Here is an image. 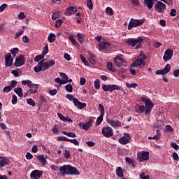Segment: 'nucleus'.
Wrapping results in <instances>:
<instances>
[{
    "instance_id": "1",
    "label": "nucleus",
    "mask_w": 179,
    "mask_h": 179,
    "mask_svg": "<svg viewBox=\"0 0 179 179\" xmlns=\"http://www.w3.org/2000/svg\"><path fill=\"white\" fill-rule=\"evenodd\" d=\"M59 173L58 175H61L62 176H80V173L78 171V169L76 167H73L70 165H65L60 166L59 168Z\"/></svg>"
},
{
    "instance_id": "2",
    "label": "nucleus",
    "mask_w": 179,
    "mask_h": 179,
    "mask_svg": "<svg viewBox=\"0 0 179 179\" xmlns=\"http://www.w3.org/2000/svg\"><path fill=\"white\" fill-rule=\"evenodd\" d=\"M22 85H27L30 89L27 91V93L30 94H36L38 93V84H32V81L29 79L23 80L22 81Z\"/></svg>"
},
{
    "instance_id": "3",
    "label": "nucleus",
    "mask_w": 179,
    "mask_h": 179,
    "mask_svg": "<svg viewBox=\"0 0 179 179\" xmlns=\"http://www.w3.org/2000/svg\"><path fill=\"white\" fill-rule=\"evenodd\" d=\"M141 101L145 103V114L146 115H150L151 110L154 108L155 104L150 99H146L145 98H143V96L141 98Z\"/></svg>"
},
{
    "instance_id": "4",
    "label": "nucleus",
    "mask_w": 179,
    "mask_h": 179,
    "mask_svg": "<svg viewBox=\"0 0 179 179\" xmlns=\"http://www.w3.org/2000/svg\"><path fill=\"white\" fill-rule=\"evenodd\" d=\"M145 19H141V20H134V18L130 20L129 24L128 25V29L131 30L133 28H136L138 26H141L145 22Z\"/></svg>"
},
{
    "instance_id": "5",
    "label": "nucleus",
    "mask_w": 179,
    "mask_h": 179,
    "mask_svg": "<svg viewBox=\"0 0 179 179\" xmlns=\"http://www.w3.org/2000/svg\"><path fill=\"white\" fill-rule=\"evenodd\" d=\"M102 89L105 92L110 91V92H112L115 90H122V87H120V85H115V84H113V85L103 84L102 85Z\"/></svg>"
},
{
    "instance_id": "6",
    "label": "nucleus",
    "mask_w": 179,
    "mask_h": 179,
    "mask_svg": "<svg viewBox=\"0 0 179 179\" xmlns=\"http://www.w3.org/2000/svg\"><path fill=\"white\" fill-rule=\"evenodd\" d=\"M150 152L148 151H143L138 152L137 159L141 162L148 161L149 159Z\"/></svg>"
},
{
    "instance_id": "7",
    "label": "nucleus",
    "mask_w": 179,
    "mask_h": 179,
    "mask_svg": "<svg viewBox=\"0 0 179 179\" xmlns=\"http://www.w3.org/2000/svg\"><path fill=\"white\" fill-rule=\"evenodd\" d=\"M166 8V5L162 1H157L155 4V11L163 13Z\"/></svg>"
},
{
    "instance_id": "8",
    "label": "nucleus",
    "mask_w": 179,
    "mask_h": 179,
    "mask_svg": "<svg viewBox=\"0 0 179 179\" xmlns=\"http://www.w3.org/2000/svg\"><path fill=\"white\" fill-rule=\"evenodd\" d=\"M92 122H93V119L90 118L89 119V121L85 123L80 122L78 126L80 127V129L87 131L92 126Z\"/></svg>"
},
{
    "instance_id": "9",
    "label": "nucleus",
    "mask_w": 179,
    "mask_h": 179,
    "mask_svg": "<svg viewBox=\"0 0 179 179\" xmlns=\"http://www.w3.org/2000/svg\"><path fill=\"white\" fill-rule=\"evenodd\" d=\"M131 138V136L129 133H124L122 137H120L119 139V143L121 145H127L130 142Z\"/></svg>"
},
{
    "instance_id": "10",
    "label": "nucleus",
    "mask_w": 179,
    "mask_h": 179,
    "mask_svg": "<svg viewBox=\"0 0 179 179\" xmlns=\"http://www.w3.org/2000/svg\"><path fill=\"white\" fill-rule=\"evenodd\" d=\"M101 133L102 135L106 138H110L113 136V129L110 127H103Z\"/></svg>"
},
{
    "instance_id": "11",
    "label": "nucleus",
    "mask_w": 179,
    "mask_h": 179,
    "mask_svg": "<svg viewBox=\"0 0 179 179\" xmlns=\"http://www.w3.org/2000/svg\"><path fill=\"white\" fill-rule=\"evenodd\" d=\"M146 59L147 56L143 54V52H141L140 55H138V59H136L137 64L140 66H141L142 67H144V66H145L144 60Z\"/></svg>"
},
{
    "instance_id": "12",
    "label": "nucleus",
    "mask_w": 179,
    "mask_h": 179,
    "mask_svg": "<svg viewBox=\"0 0 179 179\" xmlns=\"http://www.w3.org/2000/svg\"><path fill=\"white\" fill-rule=\"evenodd\" d=\"M43 175V172L41 171H38V169H35L30 174L31 179H40Z\"/></svg>"
},
{
    "instance_id": "13",
    "label": "nucleus",
    "mask_w": 179,
    "mask_h": 179,
    "mask_svg": "<svg viewBox=\"0 0 179 179\" xmlns=\"http://www.w3.org/2000/svg\"><path fill=\"white\" fill-rule=\"evenodd\" d=\"M24 63H25L24 56L21 55L18 57H16L15 62V67L17 68L20 67L21 66L24 65Z\"/></svg>"
},
{
    "instance_id": "14",
    "label": "nucleus",
    "mask_w": 179,
    "mask_h": 179,
    "mask_svg": "<svg viewBox=\"0 0 179 179\" xmlns=\"http://www.w3.org/2000/svg\"><path fill=\"white\" fill-rule=\"evenodd\" d=\"M13 63V59H12V56L10 53H8L5 56V65L6 67H11Z\"/></svg>"
},
{
    "instance_id": "15",
    "label": "nucleus",
    "mask_w": 179,
    "mask_h": 179,
    "mask_svg": "<svg viewBox=\"0 0 179 179\" xmlns=\"http://www.w3.org/2000/svg\"><path fill=\"white\" fill-rule=\"evenodd\" d=\"M173 50L172 49H167L165 50V54L163 56V59L165 62H168L169 60L173 58Z\"/></svg>"
},
{
    "instance_id": "16",
    "label": "nucleus",
    "mask_w": 179,
    "mask_h": 179,
    "mask_svg": "<svg viewBox=\"0 0 179 179\" xmlns=\"http://www.w3.org/2000/svg\"><path fill=\"white\" fill-rule=\"evenodd\" d=\"M114 63L117 66V67H122L123 62L124 61V59H123V55H120V56H116L114 58Z\"/></svg>"
},
{
    "instance_id": "17",
    "label": "nucleus",
    "mask_w": 179,
    "mask_h": 179,
    "mask_svg": "<svg viewBox=\"0 0 179 179\" xmlns=\"http://www.w3.org/2000/svg\"><path fill=\"white\" fill-rule=\"evenodd\" d=\"M73 103L79 109H83L86 107L87 104L85 103L80 101L78 99H73Z\"/></svg>"
},
{
    "instance_id": "18",
    "label": "nucleus",
    "mask_w": 179,
    "mask_h": 179,
    "mask_svg": "<svg viewBox=\"0 0 179 179\" xmlns=\"http://www.w3.org/2000/svg\"><path fill=\"white\" fill-rule=\"evenodd\" d=\"M78 12V8L76 7H69L66 9V16H71V15L75 14Z\"/></svg>"
},
{
    "instance_id": "19",
    "label": "nucleus",
    "mask_w": 179,
    "mask_h": 179,
    "mask_svg": "<svg viewBox=\"0 0 179 179\" xmlns=\"http://www.w3.org/2000/svg\"><path fill=\"white\" fill-rule=\"evenodd\" d=\"M9 159L7 157L0 156V169L9 164Z\"/></svg>"
},
{
    "instance_id": "20",
    "label": "nucleus",
    "mask_w": 179,
    "mask_h": 179,
    "mask_svg": "<svg viewBox=\"0 0 179 179\" xmlns=\"http://www.w3.org/2000/svg\"><path fill=\"white\" fill-rule=\"evenodd\" d=\"M110 46V43L107 41L105 42H101L99 44V50L100 51L104 50H108V47Z\"/></svg>"
},
{
    "instance_id": "21",
    "label": "nucleus",
    "mask_w": 179,
    "mask_h": 179,
    "mask_svg": "<svg viewBox=\"0 0 179 179\" xmlns=\"http://www.w3.org/2000/svg\"><path fill=\"white\" fill-rule=\"evenodd\" d=\"M108 122L109 124H110L113 127H120V125L122 124L120 121L113 120V119H109Z\"/></svg>"
},
{
    "instance_id": "22",
    "label": "nucleus",
    "mask_w": 179,
    "mask_h": 179,
    "mask_svg": "<svg viewBox=\"0 0 179 179\" xmlns=\"http://www.w3.org/2000/svg\"><path fill=\"white\" fill-rule=\"evenodd\" d=\"M144 6L148 8V9L153 8L154 1L153 0H144Z\"/></svg>"
},
{
    "instance_id": "23",
    "label": "nucleus",
    "mask_w": 179,
    "mask_h": 179,
    "mask_svg": "<svg viewBox=\"0 0 179 179\" xmlns=\"http://www.w3.org/2000/svg\"><path fill=\"white\" fill-rule=\"evenodd\" d=\"M45 62V59L41 60V61L39 62V65H41L43 71H45V70H48L49 69L48 61L45 62Z\"/></svg>"
},
{
    "instance_id": "24",
    "label": "nucleus",
    "mask_w": 179,
    "mask_h": 179,
    "mask_svg": "<svg viewBox=\"0 0 179 179\" xmlns=\"http://www.w3.org/2000/svg\"><path fill=\"white\" fill-rule=\"evenodd\" d=\"M36 159L41 162V165L45 166L47 164V160L45 159L43 155H39L36 157Z\"/></svg>"
},
{
    "instance_id": "25",
    "label": "nucleus",
    "mask_w": 179,
    "mask_h": 179,
    "mask_svg": "<svg viewBox=\"0 0 179 179\" xmlns=\"http://www.w3.org/2000/svg\"><path fill=\"white\" fill-rule=\"evenodd\" d=\"M59 74H60V76L62 77V82H64V85H66V83H69V78L67 76V74H66L65 73H62V72H60Z\"/></svg>"
},
{
    "instance_id": "26",
    "label": "nucleus",
    "mask_w": 179,
    "mask_h": 179,
    "mask_svg": "<svg viewBox=\"0 0 179 179\" xmlns=\"http://www.w3.org/2000/svg\"><path fill=\"white\" fill-rule=\"evenodd\" d=\"M127 44L128 45L135 47L137 45V41L136 39L134 38H128V40L126 41Z\"/></svg>"
},
{
    "instance_id": "27",
    "label": "nucleus",
    "mask_w": 179,
    "mask_h": 179,
    "mask_svg": "<svg viewBox=\"0 0 179 179\" xmlns=\"http://www.w3.org/2000/svg\"><path fill=\"white\" fill-rule=\"evenodd\" d=\"M76 36L80 44H83V43L85 41L86 36L84 34L77 33Z\"/></svg>"
},
{
    "instance_id": "28",
    "label": "nucleus",
    "mask_w": 179,
    "mask_h": 179,
    "mask_svg": "<svg viewBox=\"0 0 179 179\" xmlns=\"http://www.w3.org/2000/svg\"><path fill=\"white\" fill-rule=\"evenodd\" d=\"M116 175L120 178H124V174H123V171L122 167H117L116 169Z\"/></svg>"
},
{
    "instance_id": "29",
    "label": "nucleus",
    "mask_w": 179,
    "mask_h": 179,
    "mask_svg": "<svg viewBox=\"0 0 179 179\" xmlns=\"http://www.w3.org/2000/svg\"><path fill=\"white\" fill-rule=\"evenodd\" d=\"M22 87H17L14 89V92L17 94L20 97H23V93H22Z\"/></svg>"
},
{
    "instance_id": "30",
    "label": "nucleus",
    "mask_w": 179,
    "mask_h": 179,
    "mask_svg": "<svg viewBox=\"0 0 179 179\" xmlns=\"http://www.w3.org/2000/svg\"><path fill=\"white\" fill-rule=\"evenodd\" d=\"M107 69L112 72L117 71V69L113 65L112 62H107Z\"/></svg>"
},
{
    "instance_id": "31",
    "label": "nucleus",
    "mask_w": 179,
    "mask_h": 179,
    "mask_svg": "<svg viewBox=\"0 0 179 179\" xmlns=\"http://www.w3.org/2000/svg\"><path fill=\"white\" fill-rule=\"evenodd\" d=\"M48 40L50 43H53L56 40V36L53 33H50L48 37Z\"/></svg>"
},
{
    "instance_id": "32",
    "label": "nucleus",
    "mask_w": 179,
    "mask_h": 179,
    "mask_svg": "<svg viewBox=\"0 0 179 179\" xmlns=\"http://www.w3.org/2000/svg\"><path fill=\"white\" fill-rule=\"evenodd\" d=\"M69 39L72 43L73 45H76V47L79 46V43L76 41L73 36H70Z\"/></svg>"
},
{
    "instance_id": "33",
    "label": "nucleus",
    "mask_w": 179,
    "mask_h": 179,
    "mask_svg": "<svg viewBox=\"0 0 179 179\" xmlns=\"http://www.w3.org/2000/svg\"><path fill=\"white\" fill-rule=\"evenodd\" d=\"M162 70L164 75L169 73V72L171 71V65L170 64L166 65L164 69Z\"/></svg>"
},
{
    "instance_id": "34",
    "label": "nucleus",
    "mask_w": 179,
    "mask_h": 179,
    "mask_svg": "<svg viewBox=\"0 0 179 179\" xmlns=\"http://www.w3.org/2000/svg\"><path fill=\"white\" fill-rule=\"evenodd\" d=\"M103 115H100L97 118H96V122H95V124L99 126L100 124H101V122H103Z\"/></svg>"
},
{
    "instance_id": "35",
    "label": "nucleus",
    "mask_w": 179,
    "mask_h": 179,
    "mask_svg": "<svg viewBox=\"0 0 179 179\" xmlns=\"http://www.w3.org/2000/svg\"><path fill=\"white\" fill-rule=\"evenodd\" d=\"M80 59H81V62L85 65L89 66V62L86 60L85 57L83 55H80Z\"/></svg>"
},
{
    "instance_id": "36",
    "label": "nucleus",
    "mask_w": 179,
    "mask_h": 179,
    "mask_svg": "<svg viewBox=\"0 0 179 179\" xmlns=\"http://www.w3.org/2000/svg\"><path fill=\"white\" fill-rule=\"evenodd\" d=\"M145 106L142 105L139 106V110H136L137 113H145Z\"/></svg>"
},
{
    "instance_id": "37",
    "label": "nucleus",
    "mask_w": 179,
    "mask_h": 179,
    "mask_svg": "<svg viewBox=\"0 0 179 179\" xmlns=\"http://www.w3.org/2000/svg\"><path fill=\"white\" fill-rule=\"evenodd\" d=\"M62 133L64 134V135H66L69 137L71 138H76V134H75L74 133H71V132H66V131H62Z\"/></svg>"
},
{
    "instance_id": "38",
    "label": "nucleus",
    "mask_w": 179,
    "mask_h": 179,
    "mask_svg": "<svg viewBox=\"0 0 179 179\" xmlns=\"http://www.w3.org/2000/svg\"><path fill=\"white\" fill-rule=\"evenodd\" d=\"M27 103L29 105L32 106V107H35V106H36V103H35V101H34V100L33 99H27Z\"/></svg>"
},
{
    "instance_id": "39",
    "label": "nucleus",
    "mask_w": 179,
    "mask_h": 179,
    "mask_svg": "<svg viewBox=\"0 0 179 179\" xmlns=\"http://www.w3.org/2000/svg\"><path fill=\"white\" fill-rule=\"evenodd\" d=\"M126 87H127L128 88H136V87H138V84L137 83H126Z\"/></svg>"
},
{
    "instance_id": "40",
    "label": "nucleus",
    "mask_w": 179,
    "mask_h": 179,
    "mask_svg": "<svg viewBox=\"0 0 179 179\" xmlns=\"http://www.w3.org/2000/svg\"><path fill=\"white\" fill-rule=\"evenodd\" d=\"M87 6L90 8V10H92L93 9L92 0H87Z\"/></svg>"
},
{
    "instance_id": "41",
    "label": "nucleus",
    "mask_w": 179,
    "mask_h": 179,
    "mask_svg": "<svg viewBox=\"0 0 179 179\" xmlns=\"http://www.w3.org/2000/svg\"><path fill=\"white\" fill-rule=\"evenodd\" d=\"M58 141L69 142V138L64 137V136L57 137Z\"/></svg>"
},
{
    "instance_id": "42",
    "label": "nucleus",
    "mask_w": 179,
    "mask_h": 179,
    "mask_svg": "<svg viewBox=\"0 0 179 179\" xmlns=\"http://www.w3.org/2000/svg\"><path fill=\"white\" fill-rule=\"evenodd\" d=\"M66 90L69 92H73V87L71 84L66 85Z\"/></svg>"
},
{
    "instance_id": "43",
    "label": "nucleus",
    "mask_w": 179,
    "mask_h": 179,
    "mask_svg": "<svg viewBox=\"0 0 179 179\" xmlns=\"http://www.w3.org/2000/svg\"><path fill=\"white\" fill-rule=\"evenodd\" d=\"M99 110L101 111V115L104 116L105 109L102 104L99 105Z\"/></svg>"
},
{
    "instance_id": "44",
    "label": "nucleus",
    "mask_w": 179,
    "mask_h": 179,
    "mask_svg": "<svg viewBox=\"0 0 179 179\" xmlns=\"http://www.w3.org/2000/svg\"><path fill=\"white\" fill-rule=\"evenodd\" d=\"M34 71L37 73L40 72L41 71H43V67L41 66V64H39V62L38 65L34 67Z\"/></svg>"
},
{
    "instance_id": "45",
    "label": "nucleus",
    "mask_w": 179,
    "mask_h": 179,
    "mask_svg": "<svg viewBox=\"0 0 179 179\" xmlns=\"http://www.w3.org/2000/svg\"><path fill=\"white\" fill-rule=\"evenodd\" d=\"M64 23V20H56V24H55V27H56V28H59V27H61V25H62V24H63Z\"/></svg>"
},
{
    "instance_id": "46",
    "label": "nucleus",
    "mask_w": 179,
    "mask_h": 179,
    "mask_svg": "<svg viewBox=\"0 0 179 179\" xmlns=\"http://www.w3.org/2000/svg\"><path fill=\"white\" fill-rule=\"evenodd\" d=\"M106 14H108L110 16H113V8H111L110 7L106 8Z\"/></svg>"
},
{
    "instance_id": "47",
    "label": "nucleus",
    "mask_w": 179,
    "mask_h": 179,
    "mask_svg": "<svg viewBox=\"0 0 179 179\" xmlns=\"http://www.w3.org/2000/svg\"><path fill=\"white\" fill-rule=\"evenodd\" d=\"M100 85H101V83H100L99 80H95L94 87L96 90H99V89L100 88Z\"/></svg>"
},
{
    "instance_id": "48",
    "label": "nucleus",
    "mask_w": 179,
    "mask_h": 179,
    "mask_svg": "<svg viewBox=\"0 0 179 179\" xmlns=\"http://www.w3.org/2000/svg\"><path fill=\"white\" fill-rule=\"evenodd\" d=\"M69 142L76 145V146H79V142L77 139L73 138V139H69Z\"/></svg>"
},
{
    "instance_id": "49",
    "label": "nucleus",
    "mask_w": 179,
    "mask_h": 179,
    "mask_svg": "<svg viewBox=\"0 0 179 179\" xmlns=\"http://www.w3.org/2000/svg\"><path fill=\"white\" fill-rule=\"evenodd\" d=\"M48 52V45H46L44 48H43V50L42 51V55L44 56H45V55H47Z\"/></svg>"
},
{
    "instance_id": "50",
    "label": "nucleus",
    "mask_w": 179,
    "mask_h": 179,
    "mask_svg": "<svg viewBox=\"0 0 179 179\" xmlns=\"http://www.w3.org/2000/svg\"><path fill=\"white\" fill-rule=\"evenodd\" d=\"M12 97V104H16L17 103V96L14 94Z\"/></svg>"
},
{
    "instance_id": "51",
    "label": "nucleus",
    "mask_w": 179,
    "mask_h": 179,
    "mask_svg": "<svg viewBox=\"0 0 179 179\" xmlns=\"http://www.w3.org/2000/svg\"><path fill=\"white\" fill-rule=\"evenodd\" d=\"M12 90V88L10 87V85H6L3 89V92L6 93H8Z\"/></svg>"
},
{
    "instance_id": "52",
    "label": "nucleus",
    "mask_w": 179,
    "mask_h": 179,
    "mask_svg": "<svg viewBox=\"0 0 179 179\" xmlns=\"http://www.w3.org/2000/svg\"><path fill=\"white\" fill-rule=\"evenodd\" d=\"M49 93H50V96H55V94H57V89L50 90Z\"/></svg>"
},
{
    "instance_id": "53",
    "label": "nucleus",
    "mask_w": 179,
    "mask_h": 179,
    "mask_svg": "<svg viewBox=\"0 0 179 179\" xmlns=\"http://www.w3.org/2000/svg\"><path fill=\"white\" fill-rule=\"evenodd\" d=\"M57 116L59 117V118H60L62 121L66 122V117L62 115V113H58Z\"/></svg>"
},
{
    "instance_id": "54",
    "label": "nucleus",
    "mask_w": 179,
    "mask_h": 179,
    "mask_svg": "<svg viewBox=\"0 0 179 179\" xmlns=\"http://www.w3.org/2000/svg\"><path fill=\"white\" fill-rule=\"evenodd\" d=\"M134 161V160L132 159V158H131V157H125V162H126V163H127L129 164H133Z\"/></svg>"
},
{
    "instance_id": "55",
    "label": "nucleus",
    "mask_w": 179,
    "mask_h": 179,
    "mask_svg": "<svg viewBox=\"0 0 179 179\" xmlns=\"http://www.w3.org/2000/svg\"><path fill=\"white\" fill-rule=\"evenodd\" d=\"M42 59H44V55H36L34 60L36 62H38Z\"/></svg>"
},
{
    "instance_id": "56",
    "label": "nucleus",
    "mask_w": 179,
    "mask_h": 179,
    "mask_svg": "<svg viewBox=\"0 0 179 179\" xmlns=\"http://www.w3.org/2000/svg\"><path fill=\"white\" fill-rule=\"evenodd\" d=\"M55 81L59 85H62L65 82H63L62 80L60 78H56L55 79Z\"/></svg>"
},
{
    "instance_id": "57",
    "label": "nucleus",
    "mask_w": 179,
    "mask_h": 179,
    "mask_svg": "<svg viewBox=\"0 0 179 179\" xmlns=\"http://www.w3.org/2000/svg\"><path fill=\"white\" fill-rule=\"evenodd\" d=\"M17 83V82L15 81V80H13L11 81L10 85V87H11V90H12L13 88H15V87H16Z\"/></svg>"
},
{
    "instance_id": "58",
    "label": "nucleus",
    "mask_w": 179,
    "mask_h": 179,
    "mask_svg": "<svg viewBox=\"0 0 179 179\" xmlns=\"http://www.w3.org/2000/svg\"><path fill=\"white\" fill-rule=\"evenodd\" d=\"M161 1L164 2L168 6H172L173 3V0H161Z\"/></svg>"
},
{
    "instance_id": "59",
    "label": "nucleus",
    "mask_w": 179,
    "mask_h": 179,
    "mask_svg": "<svg viewBox=\"0 0 179 179\" xmlns=\"http://www.w3.org/2000/svg\"><path fill=\"white\" fill-rule=\"evenodd\" d=\"M55 64V62L54 60H48V69L52 67V66H54Z\"/></svg>"
},
{
    "instance_id": "60",
    "label": "nucleus",
    "mask_w": 179,
    "mask_h": 179,
    "mask_svg": "<svg viewBox=\"0 0 179 179\" xmlns=\"http://www.w3.org/2000/svg\"><path fill=\"white\" fill-rule=\"evenodd\" d=\"M19 52V48H15L11 50V54L14 55V57H15L16 54Z\"/></svg>"
},
{
    "instance_id": "61",
    "label": "nucleus",
    "mask_w": 179,
    "mask_h": 179,
    "mask_svg": "<svg viewBox=\"0 0 179 179\" xmlns=\"http://www.w3.org/2000/svg\"><path fill=\"white\" fill-rule=\"evenodd\" d=\"M173 157L174 158V159L176 161L178 162L179 160V157H178V152H173Z\"/></svg>"
},
{
    "instance_id": "62",
    "label": "nucleus",
    "mask_w": 179,
    "mask_h": 179,
    "mask_svg": "<svg viewBox=\"0 0 179 179\" xmlns=\"http://www.w3.org/2000/svg\"><path fill=\"white\" fill-rule=\"evenodd\" d=\"M90 63L92 64H95L96 63V58H89Z\"/></svg>"
},
{
    "instance_id": "63",
    "label": "nucleus",
    "mask_w": 179,
    "mask_h": 179,
    "mask_svg": "<svg viewBox=\"0 0 179 179\" xmlns=\"http://www.w3.org/2000/svg\"><path fill=\"white\" fill-rule=\"evenodd\" d=\"M171 146L174 148L175 150H178L179 149V145L176 144V143H171Z\"/></svg>"
},
{
    "instance_id": "64",
    "label": "nucleus",
    "mask_w": 179,
    "mask_h": 179,
    "mask_svg": "<svg viewBox=\"0 0 179 179\" xmlns=\"http://www.w3.org/2000/svg\"><path fill=\"white\" fill-rule=\"evenodd\" d=\"M66 159H70L71 158V154L69 150H65V155H64Z\"/></svg>"
}]
</instances>
